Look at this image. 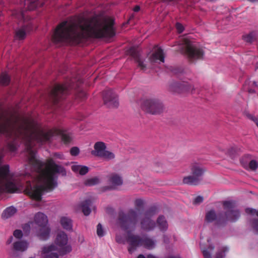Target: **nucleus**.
Returning a JSON list of instances; mask_svg holds the SVG:
<instances>
[{
	"label": "nucleus",
	"mask_w": 258,
	"mask_h": 258,
	"mask_svg": "<svg viewBox=\"0 0 258 258\" xmlns=\"http://www.w3.org/2000/svg\"><path fill=\"white\" fill-rule=\"evenodd\" d=\"M113 20L109 18H77L63 21L57 26L52 35L55 43H79L89 37L102 38L114 35Z\"/></svg>",
	"instance_id": "obj_1"
},
{
	"label": "nucleus",
	"mask_w": 258,
	"mask_h": 258,
	"mask_svg": "<svg viewBox=\"0 0 258 258\" xmlns=\"http://www.w3.org/2000/svg\"><path fill=\"white\" fill-rule=\"evenodd\" d=\"M139 212L138 210H129L127 214L120 212L118 219V224L125 232L127 233L126 239L122 238L117 235L116 241L118 243L125 244L126 242L129 244L128 252L132 253L137 247L143 246L148 249L155 247V242L147 237L141 238L140 236L131 234L134 231L138 223Z\"/></svg>",
	"instance_id": "obj_2"
},
{
	"label": "nucleus",
	"mask_w": 258,
	"mask_h": 258,
	"mask_svg": "<svg viewBox=\"0 0 258 258\" xmlns=\"http://www.w3.org/2000/svg\"><path fill=\"white\" fill-rule=\"evenodd\" d=\"M223 206L226 212L223 217V224L227 221L234 222L240 217L239 211L236 209V202L234 201H225L223 202Z\"/></svg>",
	"instance_id": "obj_3"
},
{
	"label": "nucleus",
	"mask_w": 258,
	"mask_h": 258,
	"mask_svg": "<svg viewBox=\"0 0 258 258\" xmlns=\"http://www.w3.org/2000/svg\"><path fill=\"white\" fill-rule=\"evenodd\" d=\"M142 107L144 110L152 114H159L164 109L162 101L155 97L144 99L143 101Z\"/></svg>",
	"instance_id": "obj_4"
},
{
	"label": "nucleus",
	"mask_w": 258,
	"mask_h": 258,
	"mask_svg": "<svg viewBox=\"0 0 258 258\" xmlns=\"http://www.w3.org/2000/svg\"><path fill=\"white\" fill-rule=\"evenodd\" d=\"M190 170L191 175L184 177L183 179V183L187 184L197 185L202 180L205 169L200 164L195 163L191 166Z\"/></svg>",
	"instance_id": "obj_5"
},
{
	"label": "nucleus",
	"mask_w": 258,
	"mask_h": 258,
	"mask_svg": "<svg viewBox=\"0 0 258 258\" xmlns=\"http://www.w3.org/2000/svg\"><path fill=\"white\" fill-rule=\"evenodd\" d=\"M183 45L185 53L190 59H199L203 57L202 50L187 37L183 38Z\"/></svg>",
	"instance_id": "obj_6"
},
{
	"label": "nucleus",
	"mask_w": 258,
	"mask_h": 258,
	"mask_svg": "<svg viewBox=\"0 0 258 258\" xmlns=\"http://www.w3.org/2000/svg\"><path fill=\"white\" fill-rule=\"evenodd\" d=\"M131 210L133 209H131ZM134 210H138L139 211V215L138 220L139 219H141L140 225L142 229L146 231H150L154 229L156 227V224L155 222L152 220L151 218L155 214V210H150L146 212L143 215H141V213L139 209L136 208ZM138 223H139V222ZM138 224H137V225Z\"/></svg>",
	"instance_id": "obj_7"
},
{
	"label": "nucleus",
	"mask_w": 258,
	"mask_h": 258,
	"mask_svg": "<svg viewBox=\"0 0 258 258\" xmlns=\"http://www.w3.org/2000/svg\"><path fill=\"white\" fill-rule=\"evenodd\" d=\"M35 222L41 228L38 234L42 240H46L49 237L50 229L47 226L48 223L47 217L43 213L38 212L34 217Z\"/></svg>",
	"instance_id": "obj_8"
},
{
	"label": "nucleus",
	"mask_w": 258,
	"mask_h": 258,
	"mask_svg": "<svg viewBox=\"0 0 258 258\" xmlns=\"http://www.w3.org/2000/svg\"><path fill=\"white\" fill-rule=\"evenodd\" d=\"M68 238L66 233L60 231L57 235L55 245H53L55 250L59 252V254L63 255L72 250L71 246L68 244ZM52 245V244L51 245Z\"/></svg>",
	"instance_id": "obj_9"
},
{
	"label": "nucleus",
	"mask_w": 258,
	"mask_h": 258,
	"mask_svg": "<svg viewBox=\"0 0 258 258\" xmlns=\"http://www.w3.org/2000/svg\"><path fill=\"white\" fill-rule=\"evenodd\" d=\"M94 149L91 151L92 155L103 158L105 160L110 161L115 158V154L109 151L106 150L104 143L98 142L94 146Z\"/></svg>",
	"instance_id": "obj_10"
},
{
	"label": "nucleus",
	"mask_w": 258,
	"mask_h": 258,
	"mask_svg": "<svg viewBox=\"0 0 258 258\" xmlns=\"http://www.w3.org/2000/svg\"><path fill=\"white\" fill-rule=\"evenodd\" d=\"M170 90L174 92L182 93L187 92L194 93L196 88L191 84L188 82L174 83L170 86Z\"/></svg>",
	"instance_id": "obj_11"
},
{
	"label": "nucleus",
	"mask_w": 258,
	"mask_h": 258,
	"mask_svg": "<svg viewBox=\"0 0 258 258\" xmlns=\"http://www.w3.org/2000/svg\"><path fill=\"white\" fill-rule=\"evenodd\" d=\"M103 98L104 104L107 107L114 108L118 106L117 96L111 89L104 92Z\"/></svg>",
	"instance_id": "obj_12"
},
{
	"label": "nucleus",
	"mask_w": 258,
	"mask_h": 258,
	"mask_svg": "<svg viewBox=\"0 0 258 258\" xmlns=\"http://www.w3.org/2000/svg\"><path fill=\"white\" fill-rule=\"evenodd\" d=\"M72 87L71 84L56 85L51 92V97L56 103L62 96L66 94L69 88Z\"/></svg>",
	"instance_id": "obj_13"
},
{
	"label": "nucleus",
	"mask_w": 258,
	"mask_h": 258,
	"mask_svg": "<svg viewBox=\"0 0 258 258\" xmlns=\"http://www.w3.org/2000/svg\"><path fill=\"white\" fill-rule=\"evenodd\" d=\"M108 183L109 186L107 189H115L123 183V179L121 176L116 173H111L108 176Z\"/></svg>",
	"instance_id": "obj_14"
},
{
	"label": "nucleus",
	"mask_w": 258,
	"mask_h": 258,
	"mask_svg": "<svg viewBox=\"0 0 258 258\" xmlns=\"http://www.w3.org/2000/svg\"><path fill=\"white\" fill-rule=\"evenodd\" d=\"M240 162L245 168L251 170H255L258 167L257 162L254 160H251L249 155H246L242 157Z\"/></svg>",
	"instance_id": "obj_15"
},
{
	"label": "nucleus",
	"mask_w": 258,
	"mask_h": 258,
	"mask_svg": "<svg viewBox=\"0 0 258 258\" xmlns=\"http://www.w3.org/2000/svg\"><path fill=\"white\" fill-rule=\"evenodd\" d=\"M127 53L128 54L132 56L136 61L138 63V67H140L141 70H145L146 68V65L144 63V60L141 58L137 48L132 47L128 49Z\"/></svg>",
	"instance_id": "obj_16"
},
{
	"label": "nucleus",
	"mask_w": 258,
	"mask_h": 258,
	"mask_svg": "<svg viewBox=\"0 0 258 258\" xmlns=\"http://www.w3.org/2000/svg\"><path fill=\"white\" fill-rule=\"evenodd\" d=\"M205 220L208 223H211L214 221H216V224L218 226L223 224V217H218L216 212L214 210H211L207 212L205 216Z\"/></svg>",
	"instance_id": "obj_17"
},
{
	"label": "nucleus",
	"mask_w": 258,
	"mask_h": 258,
	"mask_svg": "<svg viewBox=\"0 0 258 258\" xmlns=\"http://www.w3.org/2000/svg\"><path fill=\"white\" fill-rule=\"evenodd\" d=\"M164 54L163 50L158 47L155 48L154 52L150 57V60L151 62H164Z\"/></svg>",
	"instance_id": "obj_18"
},
{
	"label": "nucleus",
	"mask_w": 258,
	"mask_h": 258,
	"mask_svg": "<svg viewBox=\"0 0 258 258\" xmlns=\"http://www.w3.org/2000/svg\"><path fill=\"white\" fill-rule=\"evenodd\" d=\"M42 253L44 255L43 258H58L59 252L55 250L53 245L44 246Z\"/></svg>",
	"instance_id": "obj_19"
},
{
	"label": "nucleus",
	"mask_w": 258,
	"mask_h": 258,
	"mask_svg": "<svg viewBox=\"0 0 258 258\" xmlns=\"http://www.w3.org/2000/svg\"><path fill=\"white\" fill-rule=\"evenodd\" d=\"M60 223L63 229L67 230L72 229V221L70 218L66 216L61 217L60 219Z\"/></svg>",
	"instance_id": "obj_20"
},
{
	"label": "nucleus",
	"mask_w": 258,
	"mask_h": 258,
	"mask_svg": "<svg viewBox=\"0 0 258 258\" xmlns=\"http://www.w3.org/2000/svg\"><path fill=\"white\" fill-rule=\"evenodd\" d=\"M14 249L17 251H24L28 247V243L25 241H20L14 242Z\"/></svg>",
	"instance_id": "obj_21"
},
{
	"label": "nucleus",
	"mask_w": 258,
	"mask_h": 258,
	"mask_svg": "<svg viewBox=\"0 0 258 258\" xmlns=\"http://www.w3.org/2000/svg\"><path fill=\"white\" fill-rule=\"evenodd\" d=\"M72 170L76 172L79 173L81 175H85L88 172V168L86 166H82L80 165L74 164L72 166Z\"/></svg>",
	"instance_id": "obj_22"
},
{
	"label": "nucleus",
	"mask_w": 258,
	"mask_h": 258,
	"mask_svg": "<svg viewBox=\"0 0 258 258\" xmlns=\"http://www.w3.org/2000/svg\"><path fill=\"white\" fill-rule=\"evenodd\" d=\"M157 226L161 231H166L168 228V224L163 216H160L157 220Z\"/></svg>",
	"instance_id": "obj_23"
},
{
	"label": "nucleus",
	"mask_w": 258,
	"mask_h": 258,
	"mask_svg": "<svg viewBox=\"0 0 258 258\" xmlns=\"http://www.w3.org/2000/svg\"><path fill=\"white\" fill-rule=\"evenodd\" d=\"M17 212V209L11 206L6 208L2 214V217L4 219H8L13 216Z\"/></svg>",
	"instance_id": "obj_24"
},
{
	"label": "nucleus",
	"mask_w": 258,
	"mask_h": 258,
	"mask_svg": "<svg viewBox=\"0 0 258 258\" xmlns=\"http://www.w3.org/2000/svg\"><path fill=\"white\" fill-rule=\"evenodd\" d=\"M27 27L23 26L22 28L16 30L15 38L18 40H23L26 37Z\"/></svg>",
	"instance_id": "obj_25"
},
{
	"label": "nucleus",
	"mask_w": 258,
	"mask_h": 258,
	"mask_svg": "<svg viewBox=\"0 0 258 258\" xmlns=\"http://www.w3.org/2000/svg\"><path fill=\"white\" fill-rule=\"evenodd\" d=\"M91 204V201L90 200H87L83 202L81 207L82 210V212L85 216H88L91 212V210L89 208Z\"/></svg>",
	"instance_id": "obj_26"
},
{
	"label": "nucleus",
	"mask_w": 258,
	"mask_h": 258,
	"mask_svg": "<svg viewBox=\"0 0 258 258\" xmlns=\"http://www.w3.org/2000/svg\"><path fill=\"white\" fill-rule=\"evenodd\" d=\"M38 0H25V5L29 10H34L39 6Z\"/></svg>",
	"instance_id": "obj_27"
},
{
	"label": "nucleus",
	"mask_w": 258,
	"mask_h": 258,
	"mask_svg": "<svg viewBox=\"0 0 258 258\" xmlns=\"http://www.w3.org/2000/svg\"><path fill=\"white\" fill-rule=\"evenodd\" d=\"M256 33L254 32H251L249 34L243 36L245 41L248 43H252L256 39Z\"/></svg>",
	"instance_id": "obj_28"
},
{
	"label": "nucleus",
	"mask_w": 258,
	"mask_h": 258,
	"mask_svg": "<svg viewBox=\"0 0 258 258\" xmlns=\"http://www.w3.org/2000/svg\"><path fill=\"white\" fill-rule=\"evenodd\" d=\"M10 81V78L9 76L5 73H2L0 77V84L6 86L9 84Z\"/></svg>",
	"instance_id": "obj_29"
},
{
	"label": "nucleus",
	"mask_w": 258,
	"mask_h": 258,
	"mask_svg": "<svg viewBox=\"0 0 258 258\" xmlns=\"http://www.w3.org/2000/svg\"><path fill=\"white\" fill-rule=\"evenodd\" d=\"M12 15L16 19H18L20 22H22L24 20L25 15L22 11H15L13 12Z\"/></svg>",
	"instance_id": "obj_30"
},
{
	"label": "nucleus",
	"mask_w": 258,
	"mask_h": 258,
	"mask_svg": "<svg viewBox=\"0 0 258 258\" xmlns=\"http://www.w3.org/2000/svg\"><path fill=\"white\" fill-rule=\"evenodd\" d=\"M100 182V180L99 178L97 177H94L93 178H91L87 179L85 181V185L87 186H93L96 184H98Z\"/></svg>",
	"instance_id": "obj_31"
},
{
	"label": "nucleus",
	"mask_w": 258,
	"mask_h": 258,
	"mask_svg": "<svg viewBox=\"0 0 258 258\" xmlns=\"http://www.w3.org/2000/svg\"><path fill=\"white\" fill-rule=\"evenodd\" d=\"M97 234L99 237H102L104 234L102 226L100 223H99L97 226Z\"/></svg>",
	"instance_id": "obj_32"
},
{
	"label": "nucleus",
	"mask_w": 258,
	"mask_h": 258,
	"mask_svg": "<svg viewBox=\"0 0 258 258\" xmlns=\"http://www.w3.org/2000/svg\"><path fill=\"white\" fill-rule=\"evenodd\" d=\"M245 212L247 214H251L252 215H256L258 217V210H256L255 209L252 208H246L245 209Z\"/></svg>",
	"instance_id": "obj_33"
},
{
	"label": "nucleus",
	"mask_w": 258,
	"mask_h": 258,
	"mask_svg": "<svg viewBox=\"0 0 258 258\" xmlns=\"http://www.w3.org/2000/svg\"><path fill=\"white\" fill-rule=\"evenodd\" d=\"M13 235L16 238L20 239L22 237L23 233L21 230H16L14 231Z\"/></svg>",
	"instance_id": "obj_34"
},
{
	"label": "nucleus",
	"mask_w": 258,
	"mask_h": 258,
	"mask_svg": "<svg viewBox=\"0 0 258 258\" xmlns=\"http://www.w3.org/2000/svg\"><path fill=\"white\" fill-rule=\"evenodd\" d=\"M8 149L12 152H15L17 150V146L15 143L13 142L12 143L9 144Z\"/></svg>",
	"instance_id": "obj_35"
},
{
	"label": "nucleus",
	"mask_w": 258,
	"mask_h": 258,
	"mask_svg": "<svg viewBox=\"0 0 258 258\" xmlns=\"http://www.w3.org/2000/svg\"><path fill=\"white\" fill-rule=\"evenodd\" d=\"M252 226L256 233H258V220L253 219L252 221Z\"/></svg>",
	"instance_id": "obj_36"
},
{
	"label": "nucleus",
	"mask_w": 258,
	"mask_h": 258,
	"mask_svg": "<svg viewBox=\"0 0 258 258\" xmlns=\"http://www.w3.org/2000/svg\"><path fill=\"white\" fill-rule=\"evenodd\" d=\"M70 153L73 156H76L79 153V149L77 147H73L71 149Z\"/></svg>",
	"instance_id": "obj_37"
},
{
	"label": "nucleus",
	"mask_w": 258,
	"mask_h": 258,
	"mask_svg": "<svg viewBox=\"0 0 258 258\" xmlns=\"http://www.w3.org/2000/svg\"><path fill=\"white\" fill-rule=\"evenodd\" d=\"M203 201V198L201 196H198L196 197L194 201V204L195 205H198L202 203Z\"/></svg>",
	"instance_id": "obj_38"
},
{
	"label": "nucleus",
	"mask_w": 258,
	"mask_h": 258,
	"mask_svg": "<svg viewBox=\"0 0 258 258\" xmlns=\"http://www.w3.org/2000/svg\"><path fill=\"white\" fill-rule=\"evenodd\" d=\"M202 252L204 258H212L211 253L207 249H203Z\"/></svg>",
	"instance_id": "obj_39"
},
{
	"label": "nucleus",
	"mask_w": 258,
	"mask_h": 258,
	"mask_svg": "<svg viewBox=\"0 0 258 258\" xmlns=\"http://www.w3.org/2000/svg\"><path fill=\"white\" fill-rule=\"evenodd\" d=\"M86 96L87 94L86 92L84 91H81L80 92H79L77 95V97L80 98L82 99L86 98Z\"/></svg>",
	"instance_id": "obj_40"
},
{
	"label": "nucleus",
	"mask_w": 258,
	"mask_h": 258,
	"mask_svg": "<svg viewBox=\"0 0 258 258\" xmlns=\"http://www.w3.org/2000/svg\"><path fill=\"white\" fill-rule=\"evenodd\" d=\"M144 204V201L141 199H137L135 201V205L138 208L141 207Z\"/></svg>",
	"instance_id": "obj_41"
},
{
	"label": "nucleus",
	"mask_w": 258,
	"mask_h": 258,
	"mask_svg": "<svg viewBox=\"0 0 258 258\" xmlns=\"http://www.w3.org/2000/svg\"><path fill=\"white\" fill-rule=\"evenodd\" d=\"M176 28L178 33H181L183 31V26L180 23H177L176 24Z\"/></svg>",
	"instance_id": "obj_42"
},
{
	"label": "nucleus",
	"mask_w": 258,
	"mask_h": 258,
	"mask_svg": "<svg viewBox=\"0 0 258 258\" xmlns=\"http://www.w3.org/2000/svg\"><path fill=\"white\" fill-rule=\"evenodd\" d=\"M247 116L249 119L253 121L258 127V118L251 114H248Z\"/></svg>",
	"instance_id": "obj_43"
},
{
	"label": "nucleus",
	"mask_w": 258,
	"mask_h": 258,
	"mask_svg": "<svg viewBox=\"0 0 258 258\" xmlns=\"http://www.w3.org/2000/svg\"><path fill=\"white\" fill-rule=\"evenodd\" d=\"M23 230L26 233L29 232L30 230V223H27L23 227Z\"/></svg>",
	"instance_id": "obj_44"
},
{
	"label": "nucleus",
	"mask_w": 258,
	"mask_h": 258,
	"mask_svg": "<svg viewBox=\"0 0 258 258\" xmlns=\"http://www.w3.org/2000/svg\"><path fill=\"white\" fill-rule=\"evenodd\" d=\"M137 258H157V257H156L155 256L152 255V254H148L147 257H146L145 256H144L143 254H140L138 255V257Z\"/></svg>",
	"instance_id": "obj_45"
},
{
	"label": "nucleus",
	"mask_w": 258,
	"mask_h": 258,
	"mask_svg": "<svg viewBox=\"0 0 258 258\" xmlns=\"http://www.w3.org/2000/svg\"><path fill=\"white\" fill-rule=\"evenodd\" d=\"M13 239V236H10V238L7 241V244H10L12 242Z\"/></svg>",
	"instance_id": "obj_46"
},
{
	"label": "nucleus",
	"mask_w": 258,
	"mask_h": 258,
	"mask_svg": "<svg viewBox=\"0 0 258 258\" xmlns=\"http://www.w3.org/2000/svg\"><path fill=\"white\" fill-rule=\"evenodd\" d=\"M223 256L222 252H218L217 253L216 258H222Z\"/></svg>",
	"instance_id": "obj_47"
},
{
	"label": "nucleus",
	"mask_w": 258,
	"mask_h": 258,
	"mask_svg": "<svg viewBox=\"0 0 258 258\" xmlns=\"http://www.w3.org/2000/svg\"><path fill=\"white\" fill-rule=\"evenodd\" d=\"M140 10V8L139 6H136L134 9V11L136 12L139 11Z\"/></svg>",
	"instance_id": "obj_48"
},
{
	"label": "nucleus",
	"mask_w": 258,
	"mask_h": 258,
	"mask_svg": "<svg viewBox=\"0 0 258 258\" xmlns=\"http://www.w3.org/2000/svg\"><path fill=\"white\" fill-rule=\"evenodd\" d=\"M55 156L56 157H57V158H58L63 159L62 156L60 155V154H55Z\"/></svg>",
	"instance_id": "obj_49"
},
{
	"label": "nucleus",
	"mask_w": 258,
	"mask_h": 258,
	"mask_svg": "<svg viewBox=\"0 0 258 258\" xmlns=\"http://www.w3.org/2000/svg\"><path fill=\"white\" fill-rule=\"evenodd\" d=\"M167 258H181L180 257H179V256H173V255H171V256H169L168 257H167Z\"/></svg>",
	"instance_id": "obj_50"
},
{
	"label": "nucleus",
	"mask_w": 258,
	"mask_h": 258,
	"mask_svg": "<svg viewBox=\"0 0 258 258\" xmlns=\"http://www.w3.org/2000/svg\"><path fill=\"white\" fill-rule=\"evenodd\" d=\"M208 248L210 249V251H213V250H214V246H213V245H211V246H210L209 247V248Z\"/></svg>",
	"instance_id": "obj_51"
},
{
	"label": "nucleus",
	"mask_w": 258,
	"mask_h": 258,
	"mask_svg": "<svg viewBox=\"0 0 258 258\" xmlns=\"http://www.w3.org/2000/svg\"><path fill=\"white\" fill-rule=\"evenodd\" d=\"M253 84L256 85V83L255 82H253Z\"/></svg>",
	"instance_id": "obj_52"
}]
</instances>
